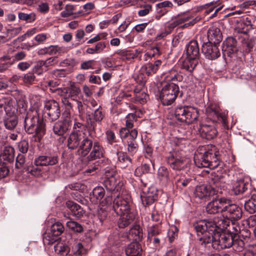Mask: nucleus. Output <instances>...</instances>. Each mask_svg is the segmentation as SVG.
Wrapping results in <instances>:
<instances>
[{
    "label": "nucleus",
    "instance_id": "23",
    "mask_svg": "<svg viewBox=\"0 0 256 256\" xmlns=\"http://www.w3.org/2000/svg\"><path fill=\"white\" fill-rule=\"evenodd\" d=\"M175 20L177 23H178V25L184 22H186L183 26L188 27L194 25L200 20V18L198 17L194 18L188 14H182L178 15L176 17Z\"/></svg>",
    "mask_w": 256,
    "mask_h": 256
},
{
    "label": "nucleus",
    "instance_id": "30",
    "mask_svg": "<svg viewBox=\"0 0 256 256\" xmlns=\"http://www.w3.org/2000/svg\"><path fill=\"white\" fill-rule=\"evenodd\" d=\"M198 116L199 112L197 108L188 106L184 122L188 124H192L196 120Z\"/></svg>",
    "mask_w": 256,
    "mask_h": 256
},
{
    "label": "nucleus",
    "instance_id": "6",
    "mask_svg": "<svg viewBox=\"0 0 256 256\" xmlns=\"http://www.w3.org/2000/svg\"><path fill=\"white\" fill-rule=\"evenodd\" d=\"M179 92L178 86L173 82L166 84L160 94V98L162 104L168 106L172 104Z\"/></svg>",
    "mask_w": 256,
    "mask_h": 256
},
{
    "label": "nucleus",
    "instance_id": "45",
    "mask_svg": "<svg viewBox=\"0 0 256 256\" xmlns=\"http://www.w3.org/2000/svg\"><path fill=\"white\" fill-rule=\"evenodd\" d=\"M116 53L118 54L123 60H130L134 59V52L131 50L126 49L118 50Z\"/></svg>",
    "mask_w": 256,
    "mask_h": 256
},
{
    "label": "nucleus",
    "instance_id": "18",
    "mask_svg": "<svg viewBox=\"0 0 256 256\" xmlns=\"http://www.w3.org/2000/svg\"><path fill=\"white\" fill-rule=\"evenodd\" d=\"M186 57L198 60L200 56L198 43L196 40L190 41L186 46Z\"/></svg>",
    "mask_w": 256,
    "mask_h": 256
},
{
    "label": "nucleus",
    "instance_id": "56",
    "mask_svg": "<svg viewBox=\"0 0 256 256\" xmlns=\"http://www.w3.org/2000/svg\"><path fill=\"white\" fill-rule=\"evenodd\" d=\"M18 18L20 20L30 22L35 20L36 15L34 13L32 12L30 14H26L24 12H20L18 14Z\"/></svg>",
    "mask_w": 256,
    "mask_h": 256
},
{
    "label": "nucleus",
    "instance_id": "40",
    "mask_svg": "<svg viewBox=\"0 0 256 256\" xmlns=\"http://www.w3.org/2000/svg\"><path fill=\"white\" fill-rule=\"evenodd\" d=\"M140 74L138 76V79H143V74L145 73L147 76H152L156 73V70L154 68L152 64L149 63L142 66L140 69Z\"/></svg>",
    "mask_w": 256,
    "mask_h": 256
},
{
    "label": "nucleus",
    "instance_id": "21",
    "mask_svg": "<svg viewBox=\"0 0 256 256\" xmlns=\"http://www.w3.org/2000/svg\"><path fill=\"white\" fill-rule=\"evenodd\" d=\"M236 43V40L234 38H228L223 42L222 51L228 56H230V54L237 52Z\"/></svg>",
    "mask_w": 256,
    "mask_h": 256
},
{
    "label": "nucleus",
    "instance_id": "20",
    "mask_svg": "<svg viewBox=\"0 0 256 256\" xmlns=\"http://www.w3.org/2000/svg\"><path fill=\"white\" fill-rule=\"evenodd\" d=\"M58 162L57 156H40L36 158L34 164L36 166H53Z\"/></svg>",
    "mask_w": 256,
    "mask_h": 256
},
{
    "label": "nucleus",
    "instance_id": "17",
    "mask_svg": "<svg viewBox=\"0 0 256 256\" xmlns=\"http://www.w3.org/2000/svg\"><path fill=\"white\" fill-rule=\"evenodd\" d=\"M92 140L84 134L79 146V152L81 156L88 155L94 145Z\"/></svg>",
    "mask_w": 256,
    "mask_h": 256
},
{
    "label": "nucleus",
    "instance_id": "59",
    "mask_svg": "<svg viewBox=\"0 0 256 256\" xmlns=\"http://www.w3.org/2000/svg\"><path fill=\"white\" fill-rule=\"evenodd\" d=\"M26 54L24 51H20L16 53L13 56L12 58L10 57V62H12V64L16 61H20L23 60L26 57Z\"/></svg>",
    "mask_w": 256,
    "mask_h": 256
},
{
    "label": "nucleus",
    "instance_id": "43",
    "mask_svg": "<svg viewBox=\"0 0 256 256\" xmlns=\"http://www.w3.org/2000/svg\"><path fill=\"white\" fill-rule=\"evenodd\" d=\"M246 186L244 181L240 180L234 183L232 190L236 195L242 194L247 189Z\"/></svg>",
    "mask_w": 256,
    "mask_h": 256
},
{
    "label": "nucleus",
    "instance_id": "1",
    "mask_svg": "<svg viewBox=\"0 0 256 256\" xmlns=\"http://www.w3.org/2000/svg\"><path fill=\"white\" fill-rule=\"evenodd\" d=\"M194 226L198 236L200 237L198 244H200L202 247H206L207 244H210L216 250L227 248L232 246L234 237L230 234L218 232L217 230L211 233L212 231L207 228H204V230H198L196 228V223Z\"/></svg>",
    "mask_w": 256,
    "mask_h": 256
},
{
    "label": "nucleus",
    "instance_id": "52",
    "mask_svg": "<svg viewBox=\"0 0 256 256\" xmlns=\"http://www.w3.org/2000/svg\"><path fill=\"white\" fill-rule=\"evenodd\" d=\"M68 97H64L62 98V102L65 106L66 110L62 114V116H64L66 113L68 115V117L71 118V110H72L73 106L72 103L68 100Z\"/></svg>",
    "mask_w": 256,
    "mask_h": 256
},
{
    "label": "nucleus",
    "instance_id": "32",
    "mask_svg": "<svg viewBox=\"0 0 256 256\" xmlns=\"http://www.w3.org/2000/svg\"><path fill=\"white\" fill-rule=\"evenodd\" d=\"M206 113L208 118L216 122L218 120H222L225 123L226 118L218 112L217 108L208 107L206 109Z\"/></svg>",
    "mask_w": 256,
    "mask_h": 256
},
{
    "label": "nucleus",
    "instance_id": "34",
    "mask_svg": "<svg viewBox=\"0 0 256 256\" xmlns=\"http://www.w3.org/2000/svg\"><path fill=\"white\" fill-rule=\"evenodd\" d=\"M14 148L12 146L5 147L3 152L0 155V160H4V163L6 162H10L14 160Z\"/></svg>",
    "mask_w": 256,
    "mask_h": 256
},
{
    "label": "nucleus",
    "instance_id": "7",
    "mask_svg": "<svg viewBox=\"0 0 256 256\" xmlns=\"http://www.w3.org/2000/svg\"><path fill=\"white\" fill-rule=\"evenodd\" d=\"M132 204L130 194L126 191H122L121 196H117L114 199L113 208L116 214L132 212L130 209Z\"/></svg>",
    "mask_w": 256,
    "mask_h": 256
},
{
    "label": "nucleus",
    "instance_id": "62",
    "mask_svg": "<svg viewBox=\"0 0 256 256\" xmlns=\"http://www.w3.org/2000/svg\"><path fill=\"white\" fill-rule=\"evenodd\" d=\"M128 150L132 154H135L138 150V144L135 141H128Z\"/></svg>",
    "mask_w": 256,
    "mask_h": 256
},
{
    "label": "nucleus",
    "instance_id": "50",
    "mask_svg": "<svg viewBox=\"0 0 256 256\" xmlns=\"http://www.w3.org/2000/svg\"><path fill=\"white\" fill-rule=\"evenodd\" d=\"M9 56H4L0 58V72H3L8 69L12 62H10Z\"/></svg>",
    "mask_w": 256,
    "mask_h": 256
},
{
    "label": "nucleus",
    "instance_id": "38",
    "mask_svg": "<svg viewBox=\"0 0 256 256\" xmlns=\"http://www.w3.org/2000/svg\"><path fill=\"white\" fill-rule=\"evenodd\" d=\"M130 238H132L134 242L140 241L142 240L143 234L142 230L139 226H135L132 228L129 232Z\"/></svg>",
    "mask_w": 256,
    "mask_h": 256
},
{
    "label": "nucleus",
    "instance_id": "19",
    "mask_svg": "<svg viewBox=\"0 0 256 256\" xmlns=\"http://www.w3.org/2000/svg\"><path fill=\"white\" fill-rule=\"evenodd\" d=\"M200 132L202 138L210 140L216 136L218 130L213 126L204 124L201 126Z\"/></svg>",
    "mask_w": 256,
    "mask_h": 256
},
{
    "label": "nucleus",
    "instance_id": "63",
    "mask_svg": "<svg viewBox=\"0 0 256 256\" xmlns=\"http://www.w3.org/2000/svg\"><path fill=\"white\" fill-rule=\"evenodd\" d=\"M148 97V96L146 93L144 92H142L140 94H136L134 98L136 102L142 104L146 102Z\"/></svg>",
    "mask_w": 256,
    "mask_h": 256
},
{
    "label": "nucleus",
    "instance_id": "64",
    "mask_svg": "<svg viewBox=\"0 0 256 256\" xmlns=\"http://www.w3.org/2000/svg\"><path fill=\"white\" fill-rule=\"evenodd\" d=\"M28 142L25 140H21L18 144L19 150L22 154L26 153L28 152Z\"/></svg>",
    "mask_w": 256,
    "mask_h": 256
},
{
    "label": "nucleus",
    "instance_id": "57",
    "mask_svg": "<svg viewBox=\"0 0 256 256\" xmlns=\"http://www.w3.org/2000/svg\"><path fill=\"white\" fill-rule=\"evenodd\" d=\"M192 180V179L190 178H180L176 180V184L178 187L183 188L186 187Z\"/></svg>",
    "mask_w": 256,
    "mask_h": 256
},
{
    "label": "nucleus",
    "instance_id": "33",
    "mask_svg": "<svg viewBox=\"0 0 256 256\" xmlns=\"http://www.w3.org/2000/svg\"><path fill=\"white\" fill-rule=\"evenodd\" d=\"M198 64V60L191 58L186 57L182 62V68L192 73Z\"/></svg>",
    "mask_w": 256,
    "mask_h": 256
},
{
    "label": "nucleus",
    "instance_id": "48",
    "mask_svg": "<svg viewBox=\"0 0 256 256\" xmlns=\"http://www.w3.org/2000/svg\"><path fill=\"white\" fill-rule=\"evenodd\" d=\"M105 194L104 188L102 186H97L92 190V196L96 198V203L100 202Z\"/></svg>",
    "mask_w": 256,
    "mask_h": 256
},
{
    "label": "nucleus",
    "instance_id": "22",
    "mask_svg": "<svg viewBox=\"0 0 256 256\" xmlns=\"http://www.w3.org/2000/svg\"><path fill=\"white\" fill-rule=\"evenodd\" d=\"M208 38L210 43L218 44L222 40V36L220 28L212 26L208 30Z\"/></svg>",
    "mask_w": 256,
    "mask_h": 256
},
{
    "label": "nucleus",
    "instance_id": "47",
    "mask_svg": "<svg viewBox=\"0 0 256 256\" xmlns=\"http://www.w3.org/2000/svg\"><path fill=\"white\" fill-rule=\"evenodd\" d=\"M161 233V228L159 224L154 225L150 227L148 230V240L152 242V238L159 235Z\"/></svg>",
    "mask_w": 256,
    "mask_h": 256
},
{
    "label": "nucleus",
    "instance_id": "51",
    "mask_svg": "<svg viewBox=\"0 0 256 256\" xmlns=\"http://www.w3.org/2000/svg\"><path fill=\"white\" fill-rule=\"evenodd\" d=\"M245 242L242 239L238 238L234 239V242L232 246L233 249L238 252H242L245 248Z\"/></svg>",
    "mask_w": 256,
    "mask_h": 256
},
{
    "label": "nucleus",
    "instance_id": "39",
    "mask_svg": "<svg viewBox=\"0 0 256 256\" xmlns=\"http://www.w3.org/2000/svg\"><path fill=\"white\" fill-rule=\"evenodd\" d=\"M54 251L58 256H72L70 247L62 244L54 246Z\"/></svg>",
    "mask_w": 256,
    "mask_h": 256
},
{
    "label": "nucleus",
    "instance_id": "35",
    "mask_svg": "<svg viewBox=\"0 0 256 256\" xmlns=\"http://www.w3.org/2000/svg\"><path fill=\"white\" fill-rule=\"evenodd\" d=\"M118 158V164L122 168H125L132 164V159L126 154L122 152H117Z\"/></svg>",
    "mask_w": 256,
    "mask_h": 256
},
{
    "label": "nucleus",
    "instance_id": "25",
    "mask_svg": "<svg viewBox=\"0 0 256 256\" xmlns=\"http://www.w3.org/2000/svg\"><path fill=\"white\" fill-rule=\"evenodd\" d=\"M104 156V150L98 142H94L92 147V150L86 157L88 162L94 160L97 158H100Z\"/></svg>",
    "mask_w": 256,
    "mask_h": 256
},
{
    "label": "nucleus",
    "instance_id": "41",
    "mask_svg": "<svg viewBox=\"0 0 256 256\" xmlns=\"http://www.w3.org/2000/svg\"><path fill=\"white\" fill-rule=\"evenodd\" d=\"M244 208L250 214L256 212V195H252L250 198L246 202Z\"/></svg>",
    "mask_w": 256,
    "mask_h": 256
},
{
    "label": "nucleus",
    "instance_id": "16",
    "mask_svg": "<svg viewBox=\"0 0 256 256\" xmlns=\"http://www.w3.org/2000/svg\"><path fill=\"white\" fill-rule=\"evenodd\" d=\"M84 133L74 131L70 134L68 140V148L74 150L79 148Z\"/></svg>",
    "mask_w": 256,
    "mask_h": 256
},
{
    "label": "nucleus",
    "instance_id": "14",
    "mask_svg": "<svg viewBox=\"0 0 256 256\" xmlns=\"http://www.w3.org/2000/svg\"><path fill=\"white\" fill-rule=\"evenodd\" d=\"M226 198H221L208 203L206 207V212L209 214H216L219 212L222 214Z\"/></svg>",
    "mask_w": 256,
    "mask_h": 256
},
{
    "label": "nucleus",
    "instance_id": "29",
    "mask_svg": "<svg viewBox=\"0 0 256 256\" xmlns=\"http://www.w3.org/2000/svg\"><path fill=\"white\" fill-rule=\"evenodd\" d=\"M66 206L70 210L72 214L78 218L82 217L84 213L82 208L74 202L68 201Z\"/></svg>",
    "mask_w": 256,
    "mask_h": 256
},
{
    "label": "nucleus",
    "instance_id": "2",
    "mask_svg": "<svg viewBox=\"0 0 256 256\" xmlns=\"http://www.w3.org/2000/svg\"><path fill=\"white\" fill-rule=\"evenodd\" d=\"M196 228L198 230H204V228H207L212 231L211 233H213L216 230H218L217 232H222L225 229H228V233L232 234L234 238L240 232V228L239 225L219 216L215 217L210 220H202L198 222H196Z\"/></svg>",
    "mask_w": 256,
    "mask_h": 256
},
{
    "label": "nucleus",
    "instance_id": "49",
    "mask_svg": "<svg viewBox=\"0 0 256 256\" xmlns=\"http://www.w3.org/2000/svg\"><path fill=\"white\" fill-rule=\"evenodd\" d=\"M152 168L149 164H144L138 167L134 172L135 175L139 176L143 174L151 172Z\"/></svg>",
    "mask_w": 256,
    "mask_h": 256
},
{
    "label": "nucleus",
    "instance_id": "11",
    "mask_svg": "<svg viewBox=\"0 0 256 256\" xmlns=\"http://www.w3.org/2000/svg\"><path fill=\"white\" fill-rule=\"evenodd\" d=\"M68 116V115L66 113L64 116H62L61 120L54 123L52 130L56 135L62 136L70 130L72 120V118H69Z\"/></svg>",
    "mask_w": 256,
    "mask_h": 256
},
{
    "label": "nucleus",
    "instance_id": "5",
    "mask_svg": "<svg viewBox=\"0 0 256 256\" xmlns=\"http://www.w3.org/2000/svg\"><path fill=\"white\" fill-rule=\"evenodd\" d=\"M220 160V152L214 146H211L210 148L204 154H200L194 157V162L198 167L210 168L212 169L219 166Z\"/></svg>",
    "mask_w": 256,
    "mask_h": 256
},
{
    "label": "nucleus",
    "instance_id": "31",
    "mask_svg": "<svg viewBox=\"0 0 256 256\" xmlns=\"http://www.w3.org/2000/svg\"><path fill=\"white\" fill-rule=\"evenodd\" d=\"M158 178L163 184H166L170 181V173L164 166H160L158 170Z\"/></svg>",
    "mask_w": 256,
    "mask_h": 256
},
{
    "label": "nucleus",
    "instance_id": "37",
    "mask_svg": "<svg viewBox=\"0 0 256 256\" xmlns=\"http://www.w3.org/2000/svg\"><path fill=\"white\" fill-rule=\"evenodd\" d=\"M166 75L165 78L167 81L180 82L184 80L183 76L174 69L170 70Z\"/></svg>",
    "mask_w": 256,
    "mask_h": 256
},
{
    "label": "nucleus",
    "instance_id": "61",
    "mask_svg": "<svg viewBox=\"0 0 256 256\" xmlns=\"http://www.w3.org/2000/svg\"><path fill=\"white\" fill-rule=\"evenodd\" d=\"M74 8L72 5L67 4L64 10L61 12V16L64 18L70 16L74 14Z\"/></svg>",
    "mask_w": 256,
    "mask_h": 256
},
{
    "label": "nucleus",
    "instance_id": "9",
    "mask_svg": "<svg viewBox=\"0 0 256 256\" xmlns=\"http://www.w3.org/2000/svg\"><path fill=\"white\" fill-rule=\"evenodd\" d=\"M44 113L51 122L56 120L60 116V110L58 103L54 100H46L44 102Z\"/></svg>",
    "mask_w": 256,
    "mask_h": 256
},
{
    "label": "nucleus",
    "instance_id": "54",
    "mask_svg": "<svg viewBox=\"0 0 256 256\" xmlns=\"http://www.w3.org/2000/svg\"><path fill=\"white\" fill-rule=\"evenodd\" d=\"M137 120V117L134 113L128 114L126 118V126L127 128H132L134 126V122Z\"/></svg>",
    "mask_w": 256,
    "mask_h": 256
},
{
    "label": "nucleus",
    "instance_id": "42",
    "mask_svg": "<svg viewBox=\"0 0 256 256\" xmlns=\"http://www.w3.org/2000/svg\"><path fill=\"white\" fill-rule=\"evenodd\" d=\"M188 107V106H180L176 108L174 115L178 120L184 122V118L186 115Z\"/></svg>",
    "mask_w": 256,
    "mask_h": 256
},
{
    "label": "nucleus",
    "instance_id": "58",
    "mask_svg": "<svg viewBox=\"0 0 256 256\" xmlns=\"http://www.w3.org/2000/svg\"><path fill=\"white\" fill-rule=\"evenodd\" d=\"M241 24L242 30H240V32L244 34H246L252 28V22L248 18H246L244 22Z\"/></svg>",
    "mask_w": 256,
    "mask_h": 256
},
{
    "label": "nucleus",
    "instance_id": "24",
    "mask_svg": "<svg viewBox=\"0 0 256 256\" xmlns=\"http://www.w3.org/2000/svg\"><path fill=\"white\" fill-rule=\"evenodd\" d=\"M144 194L141 196L142 204L145 206L153 204L158 198L156 192L154 188H149L146 192H144Z\"/></svg>",
    "mask_w": 256,
    "mask_h": 256
},
{
    "label": "nucleus",
    "instance_id": "44",
    "mask_svg": "<svg viewBox=\"0 0 256 256\" xmlns=\"http://www.w3.org/2000/svg\"><path fill=\"white\" fill-rule=\"evenodd\" d=\"M64 230L63 225L60 222H56L51 226L50 234L54 236H58L64 232Z\"/></svg>",
    "mask_w": 256,
    "mask_h": 256
},
{
    "label": "nucleus",
    "instance_id": "46",
    "mask_svg": "<svg viewBox=\"0 0 256 256\" xmlns=\"http://www.w3.org/2000/svg\"><path fill=\"white\" fill-rule=\"evenodd\" d=\"M85 252L86 250L80 242H76L74 243L72 250L71 251L72 256H81Z\"/></svg>",
    "mask_w": 256,
    "mask_h": 256
},
{
    "label": "nucleus",
    "instance_id": "12",
    "mask_svg": "<svg viewBox=\"0 0 256 256\" xmlns=\"http://www.w3.org/2000/svg\"><path fill=\"white\" fill-rule=\"evenodd\" d=\"M166 162L170 167L176 171L186 170L190 165L188 159L176 156L174 153H170L167 156Z\"/></svg>",
    "mask_w": 256,
    "mask_h": 256
},
{
    "label": "nucleus",
    "instance_id": "60",
    "mask_svg": "<svg viewBox=\"0 0 256 256\" xmlns=\"http://www.w3.org/2000/svg\"><path fill=\"white\" fill-rule=\"evenodd\" d=\"M21 30V27L11 28L7 30L6 34L10 37V38H12L20 34Z\"/></svg>",
    "mask_w": 256,
    "mask_h": 256
},
{
    "label": "nucleus",
    "instance_id": "15",
    "mask_svg": "<svg viewBox=\"0 0 256 256\" xmlns=\"http://www.w3.org/2000/svg\"><path fill=\"white\" fill-rule=\"evenodd\" d=\"M216 44L209 43L202 45V50L206 58L213 60L220 56V50Z\"/></svg>",
    "mask_w": 256,
    "mask_h": 256
},
{
    "label": "nucleus",
    "instance_id": "8",
    "mask_svg": "<svg viewBox=\"0 0 256 256\" xmlns=\"http://www.w3.org/2000/svg\"><path fill=\"white\" fill-rule=\"evenodd\" d=\"M224 206L222 218L232 222L238 220L242 218V208L237 204H233L230 199L226 198Z\"/></svg>",
    "mask_w": 256,
    "mask_h": 256
},
{
    "label": "nucleus",
    "instance_id": "3",
    "mask_svg": "<svg viewBox=\"0 0 256 256\" xmlns=\"http://www.w3.org/2000/svg\"><path fill=\"white\" fill-rule=\"evenodd\" d=\"M25 131L28 134H34L35 141L40 142L46 134V124L43 118L39 116L37 110H29L26 114L24 120Z\"/></svg>",
    "mask_w": 256,
    "mask_h": 256
},
{
    "label": "nucleus",
    "instance_id": "36",
    "mask_svg": "<svg viewBox=\"0 0 256 256\" xmlns=\"http://www.w3.org/2000/svg\"><path fill=\"white\" fill-rule=\"evenodd\" d=\"M18 123V118L15 115L7 116L4 120V126L8 130H14Z\"/></svg>",
    "mask_w": 256,
    "mask_h": 256
},
{
    "label": "nucleus",
    "instance_id": "4",
    "mask_svg": "<svg viewBox=\"0 0 256 256\" xmlns=\"http://www.w3.org/2000/svg\"><path fill=\"white\" fill-rule=\"evenodd\" d=\"M226 188V181L223 176L214 175L209 180V186H197L194 192L196 198L202 199L211 195L222 192V189Z\"/></svg>",
    "mask_w": 256,
    "mask_h": 256
},
{
    "label": "nucleus",
    "instance_id": "55",
    "mask_svg": "<svg viewBox=\"0 0 256 256\" xmlns=\"http://www.w3.org/2000/svg\"><path fill=\"white\" fill-rule=\"evenodd\" d=\"M44 63L43 60H39L36 62L34 68H33V72L34 73L38 75L42 74L44 72L48 70V68L44 66Z\"/></svg>",
    "mask_w": 256,
    "mask_h": 256
},
{
    "label": "nucleus",
    "instance_id": "26",
    "mask_svg": "<svg viewBox=\"0 0 256 256\" xmlns=\"http://www.w3.org/2000/svg\"><path fill=\"white\" fill-rule=\"evenodd\" d=\"M120 216L118 224L120 228H124L132 222L134 219V214L132 212H127L122 214H117Z\"/></svg>",
    "mask_w": 256,
    "mask_h": 256
},
{
    "label": "nucleus",
    "instance_id": "10",
    "mask_svg": "<svg viewBox=\"0 0 256 256\" xmlns=\"http://www.w3.org/2000/svg\"><path fill=\"white\" fill-rule=\"evenodd\" d=\"M118 176L114 170L110 171L107 170L105 172V180L104 186L106 189L110 192H118L122 185L120 180L117 179Z\"/></svg>",
    "mask_w": 256,
    "mask_h": 256
},
{
    "label": "nucleus",
    "instance_id": "13",
    "mask_svg": "<svg viewBox=\"0 0 256 256\" xmlns=\"http://www.w3.org/2000/svg\"><path fill=\"white\" fill-rule=\"evenodd\" d=\"M106 116L104 109L100 106H98L91 114H86L87 120H89L88 124L90 128L94 132L96 131L97 124H101L102 120Z\"/></svg>",
    "mask_w": 256,
    "mask_h": 256
},
{
    "label": "nucleus",
    "instance_id": "27",
    "mask_svg": "<svg viewBox=\"0 0 256 256\" xmlns=\"http://www.w3.org/2000/svg\"><path fill=\"white\" fill-rule=\"evenodd\" d=\"M67 92L68 98L72 100H76L77 98L81 94V90L75 82H70L66 89H64V92Z\"/></svg>",
    "mask_w": 256,
    "mask_h": 256
},
{
    "label": "nucleus",
    "instance_id": "53",
    "mask_svg": "<svg viewBox=\"0 0 256 256\" xmlns=\"http://www.w3.org/2000/svg\"><path fill=\"white\" fill-rule=\"evenodd\" d=\"M66 226L68 228L76 232H82L84 230L82 225L75 221L70 220L67 222Z\"/></svg>",
    "mask_w": 256,
    "mask_h": 256
},
{
    "label": "nucleus",
    "instance_id": "28",
    "mask_svg": "<svg viewBox=\"0 0 256 256\" xmlns=\"http://www.w3.org/2000/svg\"><path fill=\"white\" fill-rule=\"evenodd\" d=\"M125 251L127 256H138L141 254L142 248L138 242H133L127 246Z\"/></svg>",
    "mask_w": 256,
    "mask_h": 256
}]
</instances>
